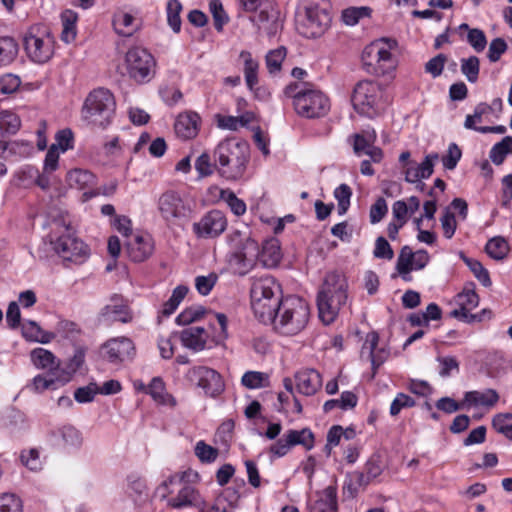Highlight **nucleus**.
<instances>
[{
  "mask_svg": "<svg viewBox=\"0 0 512 512\" xmlns=\"http://www.w3.org/2000/svg\"><path fill=\"white\" fill-rule=\"evenodd\" d=\"M213 156L217 172L227 180H237L245 173L250 147L244 140L226 138L217 145Z\"/></svg>",
  "mask_w": 512,
  "mask_h": 512,
  "instance_id": "f257e3e1",
  "label": "nucleus"
},
{
  "mask_svg": "<svg viewBox=\"0 0 512 512\" xmlns=\"http://www.w3.org/2000/svg\"><path fill=\"white\" fill-rule=\"evenodd\" d=\"M348 299V283L343 273H328L317 294V307L320 319L325 324L332 323Z\"/></svg>",
  "mask_w": 512,
  "mask_h": 512,
  "instance_id": "f03ea898",
  "label": "nucleus"
},
{
  "mask_svg": "<svg viewBox=\"0 0 512 512\" xmlns=\"http://www.w3.org/2000/svg\"><path fill=\"white\" fill-rule=\"evenodd\" d=\"M57 233L50 234V244L54 251L64 260L81 264L89 256V248L82 240L74 235L70 225L63 220L54 219L52 222Z\"/></svg>",
  "mask_w": 512,
  "mask_h": 512,
  "instance_id": "7ed1b4c3",
  "label": "nucleus"
},
{
  "mask_svg": "<svg viewBox=\"0 0 512 512\" xmlns=\"http://www.w3.org/2000/svg\"><path fill=\"white\" fill-rule=\"evenodd\" d=\"M309 314V307L301 298L287 297L277 312V318L270 324L284 335H295L305 328Z\"/></svg>",
  "mask_w": 512,
  "mask_h": 512,
  "instance_id": "20e7f679",
  "label": "nucleus"
},
{
  "mask_svg": "<svg viewBox=\"0 0 512 512\" xmlns=\"http://www.w3.org/2000/svg\"><path fill=\"white\" fill-rule=\"evenodd\" d=\"M115 106L114 96L108 89H94L84 101L82 118L89 125L105 128L111 122Z\"/></svg>",
  "mask_w": 512,
  "mask_h": 512,
  "instance_id": "39448f33",
  "label": "nucleus"
},
{
  "mask_svg": "<svg viewBox=\"0 0 512 512\" xmlns=\"http://www.w3.org/2000/svg\"><path fill=\"white\" fill-rule=\"evenodd\" d=\"M397 46L395 39H381L366 46L361 59L367 73L383 76L394 70L395 62L390 52Z\"/></svg>",
  "mask_w": 512,
  "mask_h": 512,
  "instance_id": "423d86ee",
  "label": "nucleus"
},
{
  "mask_svg": "<svg viewBox=\"0 0 512 512\" xmlns=\"http://www.w3.org/2000/svg\"><path fill=\"white\" fill-rule=\"evenodd\" d=\"M191 477L198 479L199 475L197 472L191 470L177 473L170 476L166 481L163 482L162 486L167 488L169 485H179L180 490L176 497L168 500V505L175 509H180L187 506H194L203 509L205 502L201 497L199 491L188 482Z\"/></svg>",
  "mask_w": 512,
  "mask_h": 512,
  "instance_id": "0eeeda50",
  "label": "nucleus"
},
{
  "mask_svg": "<svg viewBox=\"0 0 512 512\" xmlns=\"http://www.w3.org/2000/svg\"><path fill=\"white\" fill-rule=\"evenodd\" d=\"M23 42L28 57L35 63H46L54 55L55 40L45 27H31L25 34Z\"/></svg>",
  "mask_w": 512,
  "mask_h": 512,
  "instance_id": "6e6552de",
  "label": "nucleus"
},
{
  "mask_svg": "<svg viewBox=\"0 0 512 512\" xmlns=\"http://www.w3.org/2000/svg\"><path fill=\"white\" fill-rule=\"evenodd\" d=\"M294 109L301 117L320 118L328 114L330 101L321 90L305 86L295 96Z\"/></svg>",
  "mask_w": 512,
  "mask_h": 512,
  "instance_id": "1a4fd4ad",
  "label": "nucleus"
},
{
  "mask_svg": "<svg viewBox=\"0 0 512 512\" xmlns=\"http://www.w3.org/2000/svg\"><path fill=\"white\" fill-rule=\"evenodd\" d=\"M231 261L240 268L249 269L258 261L260 246L250 235L235 231L229 236Z\"/></svg>",
  "mask_w": 512,
  "mask_h": 512,
  "instance_id": "9d476101",
  "label": "nucleus"
},
{
  "mask_svg": "<svg viewBox=\"0 0 512 512\" xmlns=\"http://www.w3.org/2000/svg\"><path fill=\"white\" fill-rule=\"evenodd\" d=\"M380 85L370 80L356 84L351 102L353 108L360 114L372 118L376 114L375 106L380 96Z\"/></svg>",
  "mask_w": 512,
  "mask_h": 512,
  "instance_id": "9b49d317",
  "label": "nucleus"
},
{
  "mask_svg": "<svg viewBox=\"0 0 512 512\" xmlns=\"http://www.w3.org/2000/svg\"><path fill=\"white\" fill-rule=\"evenodd\" d=\"M158 210L169 225H176L187 220L191 213L189 205L184 202L179 193L173 190H168L160 195Z\"/></svg>",
  "mask_w": 512,
  "mask_h": 512,
  "instance_id": "f8f14e48",
  "label": "nucleus"
},
{
  "mask_svg": "<svg viewBox=\"0 0 512 512\" xmlns=\"http://www.w3.org/2000/svg\"><path fill=\"white\" fill-rule=\"evenodd\" d=\"M128 74L137 82H143L150 76L155 66L153 56L143 48L133 47L125 56Z\"/></svg>",
  "mask_w": 512,
  "mask_h": 512,
  "instance_id": "ddd939ff",
  "label": "nucleus"
},
{
  "mask_svg": "<svg viewBox=\"0 0 512 512\" xmlns=\"http://www.w3.org/2000/svg\"><path fill=\"white\" fill-rule=\"evenodd\" d=\"M315 437L309 428L289 430L269 448V452L277 457L285 456L292 447L302 445L307 451L314 447Z\"/></svg>",
  "mask_w": 512,
  "mask_h": 512,
  "instance_id": "4468645a",
  "label": "nucleus"
},
{
  "mask_svg": "<svg viewBox=\"0 0 512 512\" xmlns=\"http://www.w3.org/2000/svg\"><path fill=\"white\" fill-rule=\"evenodd\" d=\"M330 23L331 16L326 9L311 5L306 8V16L299 25V31L306 38H317L324 34Z\"/></svg>",
  "mask_w": 512,
  "mask_h": 512,
  "instance_id": "2eb2a0df",
  "label": "nucleus"
},
{
  "mask_svg": "<svg viewBox=\"0 0 512 512\" xmlns=\"http://www.w3.org/2000/svg\"><path fill=\"white\" fill-rule=\"evenodd\" d=\"M187 376L210 397H216L224 391L222 376L214 369L205 366L193 367Z\"/></svg>",
  "mask_w": 512,
  "mask_h": 512,
  "instance_id": "dca6fc26",
  "label": "nucleus"
},
{
  "mask_svg": "<svg viewBox=\"0 0 512 512\" xmlns=\"http://www.w3.org/2000/svg\"><path fill=\"white\" fill-rule=\"evenodd\" d=\"M227 227V219L220 210L207 212L198 222L193 224V232L198 238H215Z\"/></svg>",
  "mask_w": 512,
  "mask_h": 512,
  "instance_id": "f3484780",
  "label": "nucleus"
},
{
  "mask_svg": "<svg viewBox=\"0 0 512 512\" xmlns=\"http://www.w3.org/2000/svg\"><path fill=\"white\" fill-rule=\"evenodd\" d=\"M104 357L113 364L130 360L135 355V345L128 337H116L107 340L102 345Z\"/></svg>",
  "mask_w": 512,
  "mask_h": 512,
  "instance_id": "a211bd4d",
  "label": "nucleus"
},
{
  "mask_svg": "<svg viewBox=\"0 0 512 512\" xmlns=\"http://www.w3.org/2000/svg\"><path fill=\"white\" fill-rule=\"evenodd\" d=\"M132 319V312L127 301L118 294L111 296L110 303L105 305L98 315V322L106 324L115 321L129 323Z\"/></svg>",
  "mask_w": 512,
  "mask_h": 512,
  "instance_id": "6ab92c4d",
  "label": "nucleus"
},
{
  "mask_svg": "<svg viewBox=\"0 0 512 512\" xmlns=\"http://www.w3.org/2000/svg\"><path fill=\"white\" fill-rule=\"evenodd\" d=\"M281 295L282 290L280 284L270 275L255 278L252 282L250 290L251 300L256 302V309L261 313H263L262 310H264V306L261 303L262 299Z\"/></svg>",
  "mask_w": 512,
  "mask_h": 512,
  "instance_id": "aec40b11",
  "label": "nucleus"
},
{
  "mask_svg": "<svg viewBox=\"0 0 512 512\" xmlns=\"http://www.w3.org/2000/svg\"><path fill=\"white\" fill-rule=\"evenodd\" d=\"M200 126L201 117L194 111L180 113L174 123L176 135L183 140L195 138L199 133Z\"/></svg>",
  "mask_w": 512,
  "mask_h": 512,
  "instance_id": "412c9836",
  "label": "nucleus"
},
{
  "mask_svg": "<svg viewBox=\"0 0 512 512\" xmlns=\"http://www.w3.org/2000/svg\"><path fill=\"white\" fill-rule=\"evenodd\" d=\"M154 243L150 235H137L126 244V253L134 262H143L150 257Z\"/></svg>",
  "mask_w": 512,
  "mask_h": 512,
  "instance_id": "4be33fe9",
  "label": "nucleus"
},
{
  "mask_svg": "<svg viewBox=\"0 0 512 512\" xmlns=\"http://www.w3.org/2000/svg\"><path fill=\"white\" fill-rule=\"evenodd\" d=\"M297 390L306 396L314 395L322 386V377L314 369H306L295 374Z\"/></svg>",
  "mask_w": 512,
  "mask_h": 512,
  "instance_id": "5701e85b",
  "label": "nucleus"
},
{
  "mask_svg": "<svg viewBox=\"0 0 512 512\" xmlns=\"http://www.w3.org/2000/svg\"><path fill=\"white\" fill-rule=\"evenodd\" d=\"M379 335L377 332H369L362 346V355L367 352L368 359L371 361L374 372L385 362L389 356V352L384 348L377 349Z\"/></svg>",
  "mask_w": 512,
  "mask_h": 512,
  "instance_id": "b1692460",
  "label": "nucleus"
},
{
  "mask_svg": "<svg viewBox=\"0 0 512 512\" xmlns=\"http://www.w3.org/2000/svg\"><path fill=\"white\" fill-rule=\"evenodd\" d=\"M337 510V489L335 486H328L317 493V499L309 506V512H337Z\"/></svg>",
  "mask_w": 512,
  "mask_h": 512,
  "instance_id": "393cba45",
  "label": "nucleus"
},
{
  "mask_svg": "<svg viewBox=\"0 0 512 512\" xmlns=\"http://www.w3.org/2000/svg\"><path fill=\"white\" fill-rule=\"evenodd\" d=\"M21 125L20 118L10 111L0 112V155L7 149L6 136L15 134Z\"/></svg>",
  "mask_w": 512,
  "mask_h": 512,
  "instance_id": "a878e982",
  "label": "nucleus"
},
{
  "mask_svg": "<svg viewBox=\"0 0 512 512\" xmlns=\"http://www.w3.org/2000/svg\"><path fill=\"white\" fill-rule=\"evenodd\" d=\"M282 295L281 296H272L265 299H262L261 303L264 306L263 313L256 309V302L251 300V306L255 316L264 324H270L275 321L277 318V312L283 302Z\"/></svg>",
  "mask_w": 512,
  "mask_h": 512,
  "instance_id": "bb28decb",
  "label": "nucleus"
},
{
  "mask_svg": "<svg viewBox=\"0 0 512 512\" xmlns=\"http://www.w3.org/2000/svg\"><path fill=\"white\" fill-rule=\"evenodd\" d=\"M282 258L281 248L279 240L276 238H270L263 242L262 248L260 249V255L258 260L265 267H275L279 264Z\"/></svg>",
  "mask_w": 512,
  "mask_h": 512,
  "instance_id": "cd10ccee",
  "label": "nucleus"
},
{
  "mask_svg": "<svg viewBox=\"0 0 512 512\" xmlns=\"http://www.w3.org/2000/svg\"><path fill=\"white\" fill-rule=\"evenodd\" d=\"M180 340L184 347L201 351L206 346V331L203 327H189L181 331Z\"/></svg>",
  "mask_w": 512,
  "mask_h": 512,
  "instance_id": "c85d7f7f",
  "label": "nucleus"
},
{
  "mask_svg": "<svg viewBox=\"0 0 512 512\" xmlns=\"http://www.w3.org/2000/svg\"><path fill=\"white\" fill-rule=\"evenodd\" d=\"M22 335L29 341L40 342L43 344L49 343L55 338L54 333L44 331L37 322L32 320L23 324Z\"/></svg>",
  "mask_w": 512,
  "mask_h": 512,
  "instance_id": "c756f323",
  "label": "nucleus"
},
{
  "mask_svg": "<svg viewBox=\"0 0 512 512\" xmlns=\"http://www.w3.org/2000/svg\"><path fill=\"white\" fill-rule=\"evenodd\" d=\"M464 399L475 406L493 407L499 401V394L494 389H486L483 392L469 391L465 394Z\"/></svg>",
  "mask_w": 512,
  "mask_h": 512,
  "instance_id": "7c9ffc66",
  "label": "nucleus"
},
{
  "mask_svg": "<svg viewBox=\"0 0 512 512\" xmlns=\"http://www.w3.org/2000/svg\"><path fill=\"white\" fill-rule=\"evenodd\" d=\"M148 393L159 404L168 405L170 407L176 406V399L165 392V384L160 377H154L151 380L148 386Z\"/></svg>",
  "mask_w": 512,
  "mask_h": 512,
  "instance_id": "2f4dec72",
  "label": "nucleus"
},
{
  "mask_svg": "<svg viewBox=\"0 0 512 512\" xmlns=\"http://www.w3.org/2000/svg\"><path fill=\"white\" fill-rule=\"evenodd\" d=\"M240 57L244 60V76L247 87L254 90V87L258 84L259 63L252 58L249 51H242Z\"/></svg>",
  "mask_w": 512,
  "mask_h": 512,
  "instance_id": "473e14b6",
  "label": "nucleus"
},
{
  "mask_svg": "<svg viewBox=\"0 0 512 512\" xmlns=\"http://www.w3.org/2000/svg\"><path fill=\"white\" fill-rule=\"evenodd\" d=\"M18 54V44L9 36L0 37V66L12 63Z\"/></svg>",
  "mask_w": 512,
  "mask_h": 512,
  "instance_id": "72a5a7b5",
  "label": "nucleus"
},
{
  "mask_svg": "<svg viewBox=\"0 0 512 512\" xmlns=\"http://www.w3.org/2000/svg\"><path fill=\"white\" fill-rule=\"evenodd\" d=\"M414 256V252L408 245L403 246L398 255L396 270L405 281L410 279L408 275L413 270Z\"/></svg>",
  "mask_w": 512,
  "mask_h": 512,
  "instance_id": "f704fd0d",
  "label": "nucleus"
},
{
  "mask_svg": "<svg viewBox=\"0 0 512 512\" xmlns=\"http://www.w3.org/2000/svg\"><path fill=\"white\" fill-rule=\"evenodd\" d=\"M127 481L129 496L133 498L135 503L144 502L148 496L145 480L136 475H130Z\"/></svg>",
  "mask_w": 512,
  "mask_h": 512,
  "instance_id": "c9c22d12",
  "label": "nucleus"
},
{
  "mask_svg": "<svg viewBox=\"0 0 512 512\" xmlns=\"http://www.w3.org/2000/svg\"><path fill=\"white\" fill-rule=\"evenodd\" d=\"M460 258L469 267L474 276L480 281L484 287H490L492 282L486 268L476 259L467 257L463 252H460Z\"/></svg>",
  "mask_w": 512,
  "mask_h": 512,
  "instance_id": "e433bc0d",
  "label": "nucleus"
},
{
  "mask_svg": "<svg viewBox=\"0 0 512 512\" xmlns=\"http://www.w3.org/2000/svg\"><path fill=\"white\" fill-rule=\"evenodd\" d=\"M134 20V17L128 13H119L115 15L113 19V26L116 33L125 37L131 36L137 30V26L133 25Z\"/></svg>",
  "mask_w": 512,
  "mask_h": 512,
  "instance_id": "4c0bfd02",
  "label": "nucleus"
},
{
  "mask_svg": "<svg viewBox=\"0 0 512 512\" xmlns=\"http://www.w3.org/2000/svg\"><path fill=\"white\" fill-rule=\"evenodd\" d=\"M486 253L495 260H502L504 259L509 251V246L507 241L501 237H493L491 238L486 246H485Z\"/></svg>",
  "mask_w": 512,
  "mask_h": 512,
  "instance_id": "58836bf2",
  "label": "nucleus"
},
{
  "mask_svg": "<svg viewBox=\"0 0 512 512\" xmlns=\"http://www.w3.org/2000/svg\"><path fill=\"white\" fill-rule=\"evenodd\" d=\"M31 360L35 366L41 369L49 368L52 370L58 367L54 354L51 351L43 348H36L32 350Z\"/></svg>",
  "mask_w": 512,
  "mask_h": 512,
  "instance_id": "ea45409f",
  "label": "nucleus"
},
{
  "mask_svg": "<svg viewBox=\"0 0 512 512\" xmlns=\"http://www.w3.org/2000/svg\"><path fill=\"white\" fill-rule=\"evenodd\" d=\"M404 173L406 182L415 183L420 179L429 178L433 174V170L430 162L423 161L419 165L408 167Z\"/></svg>",
  "mask_w": 512,
  "mask_h": 512,
  "instance_id": "a19ab883",
  "label": "nucleus"
},
{
  "mask_svg": "<svg viewBox=\"0 0 512 512\" xmlns=\"http://www.w3.org/2000/svg\"><path fill=\"white\" fill-rule=\"evenodd\" d=\"M94 180V175L89 171L74 169L67 173V182L70 187L84 189Z\"/></svg>",
  "mask_w": 512,
  "mask_h": 512,
  "instance_id": "79ce46f5",
  "label": "nucleus"
},
{
  "mask_svg": "<svg viewBox=\"0 0 512 512\" xmlns=\"http://www.w3.org/2000/svg\"><path fill=\"white\" fill-rule=\"evenodd\" d=\"M461 72L470 83H476L480 72V60L477 56L461 59Z\"/></svg>",
  "mask_w": 512,
  "mask_h": 512,
  "instance_id": "37998d69",
  "label": "nucleus"
},
{
  "mask_svg": "<svg viewBox=\"0 0 512 512\" xmlns=\"http://www.w3.org/2000/svg\"><path fill=\"white\" fill-rule=\"evenodd\" d=\"M61 19L63 24L61 40L65 43H70L76 37L75 23L77 16L72 11L67 10L61 15Z\"/></svg>",
  "mask_w": 512,
  "mask_h": 512,
  "instance_id": "c03bdc74",
  "label": "nucleus"
},
{
  "mask_svg": "<svg viewBox=\"0 0 512 512\" xmlns=\"http://www.w3.org/2000/svg\"><path fill=\"white\" fill-rule=\"evenodd\" d=\"M471 288L466 287L457 295V303L468 313L479 304V296L474 290V283H470Z\"/></svg>",
  "mask_w": 512,
  "mask_h": 512,
  "instance_id": "a18cd8bd",
  "label": "nucleus"
},
{
  "mask_svg": "<svg viewBox=\"0 0 512 512\" xmlns=\"http://www.w3.org/2000/svg\"><path fill=\"white\" fill-rule=\"evenodd\" d=\"M371 12V8L366 6L349 7L342 11V20L346 25L354 26L360 19L370 17Z\"/></svg>",
  "mask_w": 512,
  "mask_h": 512,
  "instance_id": "49530a36",
  "label": "nucleus"
},
{
  "mask_svg": "<svg viewBox=\"0 0 512 512\" xmlns=\"http://www.w3.org/2000/svg\"><path fill=\"white\" fill-rule=\"evenodd\" d=\"M209 10L212 14L214 27L218 32L223 31L224 25L229 22V16L225 12L220 0H211L209 2Z\"/></svg>",
  "mask_w": 512,
  "mask_h": 512,
  "instance_id": "de8ad7c7",
  "label": "nucleus"
},
{
  "mask_svg": "<svg viewBox=\"0 0 512 512\" xmlns=\"http://www.w3.org/2000/svg\"><path fill=\"white\" fill-rule=\"evenodd\" d=\"M182 11V4L178 0H169L167 3V21L169 26L175 33L181 30L180 13Z\"/></svg>",
  "mask_w": 512,
  "mask_h": 512,
  "instance_id": "09e8293b",
  "label": "nucleus"
},
{
  "mask_svg": "<svg viewBox=\"0 0 512 512\" xmlns=\"http://www.w3.org/2000/svg\"><path fill=\"white\" fill-rule=\"evenodd\" d=\"M493 428L503 434L509 440H512V414H497L492 420Z\"/></svg>",
  "mask_w": 512,
  "mask_h": 512,
  "instance_id": "8fccbe9b",
  "label": "nucleus"
},
{
  "mask_svg": "<svg viewBox=\"0 0 512 512\" xmlns=\"http://www.w3.org/2000/svg\"><path fill=\"white\" fill-rule=\"evenodd\" d=\"M352 189L347 184H341L334 190V197L338 202V213L344 215L350 206Z\"/></svg>",
  "mask_w": 512,
  "mask_h": 512,
  "instance_id": "3c124183",
  "label": "nucleus"
},
{
  "mask_svg": "<svg viewBox=\"0 0 512 512\" xmlns=\"http://www.w3.org/2000/svg\"><path fill=\"white\" fill-rule=\"evenodd\" d=\"M86 355V348L83 346H77L74 351V355L70 358L67 364V376L63 379V382L70 380L72 374H74L84 363Z\"/></svg>",
  "mask_w": 512,
  "mask_h": 512,
  "instance_id": "603ef678",
  "label": "nucleus"
},
{
  "mask_svg": "<svg viewBox=\"0 0 512 512\" xmlns=\"http://www.w3.org/2000/svg\"><path fill=\"white\" fill-rule=\"evenodd\" d=\"M205 308L203 306H193L186 308L176 318L178 325H189L203 317Z\"/></svg>",
  "mask_w": 512,
  "mask_h": 512,
  "instance_id": "864d4df0",
  "label": "nucleus"
},
{
  "mask_svg": "<svg viewBox=\"0 0 512 512\" xmlns=\"http://www.w3.org/2000/svg\"><path fill=\"white\" fill-rule=\"evenodd\" d=\"M23 505L19 497L13 493L0 494V512H22Z\"/></svg>",
  "mask_w": 512,
  "mask_h": 512,
  "instance_id": "5fc2aeb1",
  "label": "nucleus"
},
{
  "mask_svg": "<svg viewBox=\"0 0 512 512\" xmlns=\"http://www.w3.org/2000/svg\"><path fill=\"white\" fill-rule=\"evenodd\" d=\"M286 50L284 47L271 50L266 55V66L270 74H276L281 70V65L285 59Z\"/></svg>",
  "mask_w": 512,
  "mask_h": 512,
  "instance_id": "6e6d98bb",
  "label": "nucleus"
},
{
  "mask_svg": "<svg viewBox=\"0 0 512 512\" xmlns=\"http://www.w3.org/2000/svg\"><path fill=\"white\" fill-rule=\"evenodd\" d=\"M195 455L202 463H212L217 459L219 450L206 444L204 441H199L195 446Z\"/></svg>",
  "mask_w": 512,
  "mask_h": 512,
  "instance_id": "4d7b16f0",
  "label": "nucleus"
},
{
  "mask_svg": "<svg viewBox=\"0 0 512 512\" xmlns=\"http://www.w3.org/2000/svg\"><path fill=\"white\" fill-rule=\"evenodd\" d=\"M268 375L258 371H248L242 376V384L249 389H257L267 386Z\"/></svg>",
  "mask_w": 512,
  "mask_h": 512,
  "instance_id": "13d9d810",
  "label": "nucleus"
},
{
  "mask_svg": "<svg viewBox=\"0 0 512 512\" xmlns=\"http://www.w3.org/2000/svg\"><path fill=\"white\" fill-rule=\"evenodd\" d=\"M221 198L225 200V202L230 207L231 211L237 215L241 216L246 212V204L243 200L239 199L235 193L231 190H222Z\"/></svg>",
  "mask_w": 512,
  "mask_h": 512,
  "instance_id": "bf43d9fd",
  "label": "nucleus"
},
{
  "mask_svg": "<svg viewBox=\"0 0 512 512\" xmlns=\"http://www.w3.org/2000/svg\"><path fill=\"white\" fill-rule=\"evenodd\" d=\"M492 111V107L487 103H479L475 109L473 115H467L464 126L466 129H475L476 122H481L482 116L490 113Z\"/></svg>",
  "mask_w": 512,
  "mask_h": 512,
  "instance_id": "052dcab7",
  "label": "nucleus"
},
{
  "mask_svg": "<svg viewBox=\"0 0 512 512\" xmlns=\"http://www.w3.org/2000/svg\"><path fill=\"white\" fill-rule=\"evenodd\" d=\"M467 41L476 52H482L487 45L485 33L478 28L469 29Z\"/></svg>",
  "mask_w": 512,
  "mask_h": 512,
  "instance_id": "680f3d73",
  "label": "nucleus"
},
{
  "mask_svg": "<svg viewBox=\"0 0 512 512\" xmlns=\"http://www.w3.org/2000/svg\"><path fill=\"white\" fill-rule=\"evenodd\" d=\"M218 275L216 273H210L207 276H197L195 279V287L201 295H208L217 283Z\"/></svg>",
  "mask_w": 512,
  "mask_h": 512,
  "instance_id": "e2e57ef3",
  "label": "nucleus"
},
{
  "mask_svg": "<svg viewBox=\"0 0 512 512\" xmlns=\"http://www.w3.org/2000/svg\"><path fill=\"white\" fill-rule=\"evenodd\" d=\"M446 62L447 56L440 53L425 64V72L436 78L442 74Z\"/></svg>",
  "mask_w": 512,
  "mask_h": 512,
  "instance_id": "0e129e2a",
  "label": "nucleus"
},
{
  "mask_svg": "<svg viewBox=\"0 0 512 512\" xmlns=\"http://www.w3.org/2000/svg\"><path fill=\"white\" fill-rule=\"evenodd\" d=\"M462 152L456 143H451L447 154L442 157V163L445 169L453 170L461 159Z\"/></svg>",
  "mask_w": 512,
  "mask_h": 512,
  "instance_id": "69168bd1",
  "label": "nucleus"
},
{
  "mask_svg": "<svg viewBox=\"0 0 512 512\" xmlns=\"http://www.w3.org/2000/svg\"><path fill=\"white\" fill-rule=\"evenodd\" d=\"M415 404V400L409 395L398 393L391 403L390 414L391 416H397L402 409L413 407Z\"/></svg>",
  "mask_w": 512,
  "mask_h": 512,
  "instance_id": "338daca9",
  "label": "nucleus"
},
{
  "mask_svg": "<svg viewBox=\"0 0 512 512\" xmlns=\"http://www.w3.org/2000/svg\"><path fill=\"white\" fill-rule=\"evenodd\" d=\"M57 332L64 338L74 340L81 334V329L75 322L61 320L57 324Z\"/></svg>",
  "mask_w": 512,
  "mask_h": 512,
  "instance_id": "774afa93",
  "label": "nucleus"
}]
</instances>
